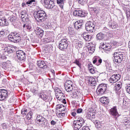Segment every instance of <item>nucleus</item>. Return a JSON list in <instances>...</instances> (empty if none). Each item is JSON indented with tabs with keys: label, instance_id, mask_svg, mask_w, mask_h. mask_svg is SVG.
<instances>
[{
	"label": "nucleus",
	"instance_id": "680f3d73",
	"mask_svg": "<svg viewBox=\"0 0 130 130\" xmlns=\"http://www.w3.org/2000/svg\"><path fill=\"white\" fill-rule=\"evenodd\" d=\"M51 125H55V124H56V122H55L54 120H52L51 121Z\"/></svg>",
	"mask_w": 130,
	"mask_h": 130
},
{
	"label": "nucleus",
	"instance_id": "39448f33",
	"mask_svg": "<svg viewBox=\"0 0 130 130\" xmlns=\"http://www.w3.org/2000/svg\"><path fill=\"white\" fill-rule=\"evenodd\" d=\"M37 123L43 127L47 126V120L43 116L38 115L36 118Z\"/></svg>",
	"mask_w": 130,
	"mask_h": 130
},
{
	"label": "nucleus",
	"instance_id": "4468645a",
	"mask_svg": "<svg viewBox=\"0 0 130 130\" xmlns=\"http://www.w3.org/2000/svg\"><path fill=\"white\" fill-rule=\"evenodd\" d=\"M8 91L6 89L0 90V101L5 100L6 98H8Z\"/></svg>",
	"mask_w": 130,
	"mask_h": 130
},
{
	"label": "nucleus",
	"instance_id": "5701e85b",
	"mask_svg": "<svg viewBox=\"0 0 130 130\" xmlns=\"http://www.w3.org/2000/svg\"><path fill=\"white\" fill-rule=\"evenodd\" d=\"M87 81L89 85H90V86H95V85H96V80L93 77H89Z\"/></svg>",
	"mask_w": 130,
	"mask_h": 130
},
{
	"label": "nucleus",
	"instance_id": "9b49d317",
	"mask_svg": "<svg viewBox=\"0 0 130 130\" xmlns=\"http://www.w3.org/2000/svg\"><path fill=\"white\" fill-rule=\"evenodd\" d=\"M73 98L76 99H81L82 98V91L80 89H75L72 93Z\"/></svg>",
	"mask_w": 130,
	"mask_h": 130
},
{
	"label": "nucleus",
	"instance_id": "864d4df0",
	"mask_svg": "<svg viewBox=\"0 0 130 130\" xmlns=\"http://www.w3.org/2000/svg\"><path fill=\"white\" fill-rule=\"evenodd\" d=\"M75 33V30H74V29L70 28H69V34H71V35H72V34H74Z\"/></svg>",
	"mask_w": 130,
	"mask_h": 130
},
{
	"label": "nucleus",
	"instance_id": "a211bd4d",
	"mask_svg": "<svg viewBox=\"0 0 130 130\" xmlns=\"http://www.w3.org/2000/svg\"><path fill=\"white\" fill-rule=\"evenodd\" d=\"M35 31L37 35H38L39 37H40V38H42L44 34V31L43 30V29H41L40 27H37Z\"/></svg>",
	"mask_w": 130,
	"mask_h": 130
},
{
	"label": "nucleus",
	"instance_id": "603ef678",
	"mask_svg": "<svg viewBox=\"0 0 130 130\" xmlns=\"http://www.w3.org/2000/svg\"><path fill=\"white\" fill-rule=\"evenodd\" d=\"M126 15L127 19H130V10L126 11Z\"/></svg>",
	"mask_w": 130,
	"mask_h": 130
},
{
	"label": "nucleus",
	"instance_id": "7ed1b4c3",
	"mask_svg": "<svg viewBox=\"0 0 130 130\" xmlns=\"http://www.w3.org/2000/svg\"><path fill=\"white\" fill-rule=\"evenodd\" d=\"M114 59L115 61L118 63H120L121 61L125 60V54L124 53L121 52H115L114 53Z\"/></svg>",
	"mask_w": 130,
	"mask_h": 130
},
{
	"label": "nucleus",
	"instance_id": "cd10ccee",
	"mask_svg": "<svg viewBox=\"0 0 130 130\" xmlns=\"http://www.w3.org/2000/svg\"><path fill=\"white\" fill-rule=\"evenodd\" d=\"M103 49H104L106 53H109V51L111 50V46L104 44L103 45Z\"/></svg>",
	"mask_w": 130,
	"mask_h": 130
},
{
	"label": "nucleus",
	"instance_id": "4c0bfd02",
	"mask_svg": "<svg viewBox=\"0 0 130 130\" xmlns=\"http://www.w3.org/2000/svg\"><path fill=\"white\" fill-rule=\"evenodd\" d=\"M73 63H75L80 69H82V63L81 62V61H80V59H76Z\"/></svg>",
	"mask_w": 130,
	"mask_h": 130
},
{
	"label": "nucleus",
	"instance_id": "3c124183",
	"mask_svg": "<svg viewBox=\"0 0 130 130\" xmlns=\"http://www.w3.org/2000/svg\"><path fill=\"white\" fill-rule=\"evenodd\" d=\"M66 110V107H64V106H63V107H62L58 111H59L60 112H64Z\"/></svg>",
	"mask_w": 130,
	"mask_h": 130
},
{
	"label": "nucleus",
	"instance_id": "20e7f679",
	"mask_svg": "<svg viewBox=\"0 0 130 130\" xmlns=\"http://www.w3.org/2000/svg\"><path fill=\"white\" fill-rule=\"evenodd\" d=\"M107 92V85L105 84L102 83L100 84L96 89V93L97 95L101 96L103 94Z\"/></svg>",
	"mask_w": 130,
	"mask_h": 130
},
{
	"label": "nucleus",
	"instance_id": "a19ab883",
	"mask_svg": "<svg viewBox=\"0 0 130 130\" xmlns=\"http://www.w3.org/2000/svg\"><path fill=\"white\" fill-rule=\"evenodd\" d=\"M32 115L33 113H32V111H29V113L26 115V117L27 119H31V118H32Z\"/></svg>",
	"mask_w": 130,
	"mask_h": 130
},
{
	"label": "nucleus",
	"instance_id": "0e129e2a",
	"mask_svg": "<svg viewBox=\"0 0 130 130\" xmlns=\"http://www.w3.org/2000/svg\"><path fill=\"white\" fill-rule=\"evenodd\" d=\"M62 100V103H63L64 104H67V101H66V99H62V100Z\"/></svg>",
	"mask_w": 130,
	"mask_h": 130
},
{
	"label": "nucleus",
	"instance_id": "ea45409f",
	"mask_svg": "<svg viewBox=\"0 0 130 130\" xmlns=\"http://www.w3.org/2000/svg\"><path fill=\"white\" fill-rule=\"evenodd\" d=\"M5 50H6V52H8V53H13V52L14 51L11 46H8L5 48Z\"/></svg>",
	"mask_w": 130,
	"mask_h": 130
},
{
	"label": "nucleus",
	"instance_id": "f704fd0d",
	"mask_svg": "<svg viewBox=\"0 0 130 130\" xmlns=\"http://www.w3.org/2000/svg\"><path fill=\"white\" fill-rule=\"evenodd\" d=\"M66 3V0H57V4L59 5V6L61 9H63V6Z\"/></svg>",
	"mask_w": 130,
	"mask_h": 130
},
{
	"label": "nucleus",
	"instance_id": "a18cd8bd",
	"mask_svg": "<svg viewBox=\"0 0 130 130\" xmlns=\"http://www.w3.org/2000/svg\"><path fill=\"white\" fill-rule=\"evenodd\" d=\"M27 111H28V110L26 109H22L21 110V114L23 115V116H25L27 114Z\"/></svg>",
	"mask_w": 130,
	"mask_h": 130
},
{
	"label": "nucleus",
	"instance_id": "6e6552de",
	"mask_svg": "<svg viewBox=\"0 0 130 130\" xmlns=\"http://www.w3.org/2000/svg\"><path fill=\"white\" fill-rule=\"evenodd\" d=\"M64 88L67 92H73L74 83L71 80H68L65 82Z\"/></svg>",
	"mask_w": 130,
	"mask_h": 130
},
{
	"label": "nucleus",
	"instance_id": "f257e3e1",
	"mask_svg": "<svg viewBox=\"0 0 130 130\" xmlns=\"http://www.w3.org/2000/svg\"><path fill=\"white\" fill-rule=\"evenodd\" d=\"M35 18L39 22V23L44 22V19L47 17L45 11L41 10H39L37 11H35L34 13Z\"/></svg>",
	"mask_w": 130,
	"mask_h": 130
},
{
	"label": "nucleus",
	"instance_id": "bb28decb",
	"mask_svg": "<svg viewBox=\"0 0 130 130\" xmlns=\"http://www.w3.org/2000/svg\"><path fill=\"white\" fill-rule=\"evenodd\" d=\"M105 62L106 63V68L107 72H109V73H112L113 70L110 62L105 61Z\"/></svg>",
	"mask_w": 130,
	"mask_h": 130
},
{
	"label": "nucleus",
	"instance_id": "69168bd1",
	"mask_svg": "<svg viewBox=\"0 0 130 130\" xmlns=\"http://www.w3.org/2000/svg\"><path fill=\"white\" fill-rule=\"evenodd\" d=\"M72 116H74V117H75V116H76V115H77V113L76 112H72Z\"/></svg>",
	"mask_w": 130,
	"mask_h": 130
},
{
	"label": "nucleus",
	"instance_id": "72a5a7b5",
	"mask_svg": "<svg viewBox=\"0 0 130 130\" xmlns=\"http://www.w3.org/2000/svg\"><path fill=\"white\" fill-rule=\"evenodd\" d=\"M82 127V126L79 125L76 121H74L73 123V128L74 130H79Z\"/></svg>",
	"mask_w": 130,
	"mask_h": 130
},
{
	"label": "nucleus",
	"instance_id": "13d9d810",
	"mask_svg": "<svg viewBox=\"0 0 130 130\" xmlns=\"http://www.w3.org/2000/svg\"><path fill=\"white\" fill-rule=\"evenodd\" d=\"M83 112V109L79 108L77 110V113H82Z\"/></svg>",
	"mask_w": 130,
	"mask_h": 130
},
{
	"label": "nucleus",
	"instance_id": "7c9ffc66",
	"mask_svg": "<svg viewBox=\"0 0 130 130\" xmlns=\"http://www.w3.org/2000/svg\"><path fill=\"white\" fill-rule=\"evenodd\" d=\"M73 44H74L76 47H82L83 46V43L81 41L75 40L73 41Z\"/></svg>",
	"mask_w": 130,
	"mask_h": 130
},
{
	"label": "nucleus",
	"instance_id": "c9c22d12",
	"mask_svg": "<svg viewBox=\"0 0 130 130\" xmlns=\"http://www.w3.org/2000/svg\"><path fill=\"white\" fill-rule=\"evenodd\" d=\"M122 87V83L121 82H117L115 86V91H119Z\"/></svg>",
	"mask_w": 130,
	"mask_h": 130
},
{
	"label": "nucleus",
	"instance_id": "8fccbe9b",
	"mask_svg": "<svg viewBox=\"0 0 130 130\" xmlns=\"http://www.w3.org/2000/svg\"><path fill=\"white\" fill-rule=\"evenodd\" d=\"M33 3H35V0H29L26 2V5H32Z\"/></svg>",
	"mask_w": 130,
	"mask_h": 130
},
{
	"label": "nucleus",
	"instance_id": "c03bdc74",
	"mask_svg": "<svg viewBox=\"0 0 130 130\" xmlns=\"http://www.w3.org/2000/svg\"><path fill=\"white\" fill-rule=\"evenodd\" d=\"M44 29H51V25H50V23H47L46 24H45L44 25Z\"/></svg>",
	"mask_w": 130,
	"mask_h": 130
},
{
	"label": "nucleus",
	"instance_id": "f8f14e48",
	"mask_svg": "<svg viewBox=\"0 0 130 130\" xmlns=\"http://www.w3.org/2000/svg\"><path fill=\"white\" fill-rule=\"evenodd\" d=\"M44 4L47 9H52L54 7V2L52 0H44Z\"/></svg>",
	"mask_w": 130,
	"mask_h": 130
},
{
	"label": "nucleus",
	"instance_id": "37998d69",
	"mask_svg": "<svg viewBox=\"0 0 130 130\" xmlns=\"http://www.w3.org/2000/svg\"><path fill=\"white\" fill-rule=\"evenodd\" d=\"M23 29L24 30H30L31 29V26L29 24H24L23 26Z\"/></svg>",
	"mask_w": 130,
	"mask_h": 130
},
{
	"label": "nucleus",
	"instance_id": "4d7b16f0",
	"mask_svg": "<svg viewBox=\"0 0 130 130\" xmlns=\"http://www.w3.org/2000/svg\"><path fill=\"white\" fill-rule=\"evenodd\" d=\"M4 36H5V31H0V37H4Z\"/></svg>",
	"mask_w": 130,
	"mask_h": 130
},
{
	"label": "nucleus",
	"instance_id": "de8ad7c7",
	"mask_svg": "<svg viewBox=\"0 0 130 130\" xmlns=\"http://www.w3.org/2000/svg\"><path fill=\"white\" fill-rule=\"evenodd\" d=\"M102 63V59H101L100 57H99L98 61L96 63V66H100Z\"/></svg>",
	"mask_w": 130,
	"mask_h": 130
},
{
	"label": "nucleus",
	"instance_id": "9d476101",
	"mask_svg": "<svg viewBox=\"0 0 130 130\" xmlns=\"http://www.w3.org/2000/svg\"><path fill=\"white\" fill-rule=\"evenodd\" d=\"M16 56L19 61L24 60V59L25 58V53L22 50L17 51Z\"/></svg>",
	"mask_w": 130,
	"mask_h": 130
},
{
	"label": "nucleus",
	"instance_id": "393cba45",
	"mask_svg": "<svg viewBox=\"0 0 130 130\" xmlns=\"http://www.w3.org/2000/svg\"><path fill=\"white\" fill-rule=\"evenodd\" d=\"M83 26V23L82 22V20L77 21L74 23V27L76 30H78V29H80L81 27Z\"/></svg>",
	"mask_w": 130,
	"mask_h": 130
},
{
	"label": "nucleus",
	"instance_id": "c756f323",
	"mask_svg": "<svg viewBox=\"0 0 130 130\" xmlns=\"http://www.w3.org/2000/svg\"><path fill=\"white\" fill-rule=\"evenodd\" d=\"M8 23H7V20L6 17H2L0 18V26L4 27V26H7Z\"/></svg>",
	"mask_w": 130,
	"mask_h": 130
},
{
	"label": "nucleus",
	"instance_id": "f3484780",
	"mask_svg": "<svg viewBox=\"0 0 130 130\" xmlns=\"http://www.w3.org/2000/svg\"><path fill=\"white\" fill-rule=\"evenodd\" d=\"M73 15L74 16H75L76 17L78 16V17H85L86 16V13L84 12H83L82 11H78V10H75L73 12Z\"/></svg>",
	"mask_w": 130,
	"mask_h": 130
},
{
	"label": "nucleus",
	"instance_id": "423d86ee",
	"mask_svg": "<svg viewBox=\"0 0 130 130\" xmlns=\"http://www.w3.org/2000/svg\"><path fill=\"white\" fill-rule=\"evenodd\" d=\"M95 23L94 21H87L85 24V29L87 32H90V33H93L95 31Z\"/></svg>",
	"mask_w": 130,
	"mask_h": 130
},
{
	"label": "nucleus",
	"instance_id": "e433bc0d",
	"mask_svg": "<svg viewBox=\"0 0 130 130\" xmlns=\"http://www.w3.org/2000/svg\"><path fill=\"white\" fill-rule=\"evenodd\" d=\"M104 37H105V35L103 34L102 32H99L96 35V38L99 40H102V39H104Z\"/></svg>",
	"mask_w": 130,
	"mask_h": 130
},
{
	"label": "nucleus",
	"instance_id": "1a4fd4ad",
	"mask_svg": "<svg viewBox=\"0 0 130 130\" xmlns=\"http://www.w3.org/2000/svg\"><path fill=\"white\" fill-rule=\"evenodd\" d=\"M40 98H41L45 102H49L52 99L51 96H49L47 93L42 91L40 93Z\"/></svg>",
	"mask_w": 130,
	"mask_h": 130
},
{
	"label": "nucleus",
	"instance_id": "e2e57ef3",
	"mask_svg": "<svg viewBox=\"0 0 130 130\" xmlns=\"http://www.w3.org/2000/svg\"><path fill=\"white\" fill-rule=\"evenodd\" d=\"M0 58H2V59H7V57L5 55H3L2 56H0Z\"/></svg>",
	"mask_w": 130,
	"mask_h": 130
},
{
	"label": "nucleus",
	"instance_id": "4be33fe9",
	"mask_svg": "<svg viewBox=\"0 0 130 130\" xmlns=\"http://www.w3.org/2000/svg\"><path fill=\"white\" fill-rule=\"evenodd\" d=\"M82 37L86 41H91V39H92V36L86 32L82 34Z\"/></svg>",
	"mask_w": 130,
	"mask_h": 130
},
{
	"label": "nucleus",
	"instance_id": "2f4dec72",
	"mask_svg": "<svg viewBox=\"0 0 130 130\" xmlns=\"http://www.w3.org/2000/svg\"><path fill=\"white\" fill-rule=\"evenodd\" d=\"M108 26L112 29H116L117 28V23L115 22H109Z\"/></svg>",
	"mask_w": 130,
	"mask_h": 130
},
{
	"label": "nucleus",
	"instance_id": "6ab92c4d",
	"mask_svg": "<svg viewBox=\"0 0 130 130\" xmlns=\"http://www.w3.org/2000/svg\"><path fill=\"white\" fill-rule=\"evenodd\" d=\"M88 71L90 72V74H96V72H97V69L95 67L93 66V64L91 63H89L88 64Z\"/></svg>",
	"mask_w": 130,
	"mask_h": 130
},
{
	"label": "nucleus",
	"instance_id": "bf43d9fd",
	"mask_svg": "<svg viewBox=\"0 0 130 130\" xmlns=\"http://www.w3.org/2000/svg\"><path fill=\"white\" fill-rule=\"evenodd\" d=\"M80 130H90V129H89L88 126H84L83 127V128L82 129H80Z\"/></svg>",
	"mask_w": 130,
	"mask_h": 130
},
{
	"label": "nucleus",
	"instance_id": "6e6d98bb",
	"mask_svg": "<svg viewBox=\"0 0 130 130\" xmlns=\"http://www.w3.org/2000/svg\"><path fill=\"white\" fill-rule=\"evenodd\" d=\"M95 125L98 126V127H102V125L100 123H98V122H95Z\"/></svg>",
	"mask_w": 130,
	"mask_h": 130
},
{
	"label": "nucleus",
	"instance_id": "dca6fc26",
	"mask_svg": "<svg viewBox=\"0 0 130 130\" xmlns=\"http://www.w3.org/2000/svg\"><path fill=\"white\" fill-rule=\"evenodd\" d=\"M37 66H39V68L41 69H43V70H45V69H47V65L46 63L44 61L39 60L37 61Z\"/></svg>",
	"mask_w": 130,
	"mask_h": 130
},
{
	"label": "nucleus",
	"instance_id": "f03ea898",
	"mask_svg": "<svg viewBox=\"0 0 130 130\" xmlns=\"http://www.w3.org/2000/svg\"><path fill=\"white\" fill-rule=\"evenodd\" d=\"M8 39L11 42L18 43V42L21 41V36L19 34V32H12L9 35Z\"/></svg>",
	"mask_w": 130,
	"mask_h": 130
},
{
	"label": "nucleus",
	"instance_id": "ddd939ff",
	"mask_svg": "<svg viewBox=\"0 0 130 130\" xmlns=\"http://www.w3.org/2000/svg\"><path fill=\"white\" fill-rule=\"evenodd\" d=\"M120 79V75L114 74L111 76L109 81L110 83H116Z\"/></svg>",
	"mask_w": 130,
	"mask_h": 130
},
{
	"label": "nucleus",
	"instance_id": "09e8293b",
	"mask_svg": "<svg viewBox=\"0 0 130 130\" xmlns=\"http://www.w3.org/2000/svg\"><path fill=\"white\" fill-rule=\"evenodd\" d=\"M63 106V105H60V104L57 105H56V109L57 110H58V111L60 109H61Z\"/></svg>",
	"mask_w": 130,
	"mask_h": 130
},
{
	"label": "nucleus",
	"instance_id": "5fc2aeb1",
	"mask_svg": "<svg viewBox=\"0 0 130 130\" xmlns=\"http://www.w3.org/2000/svg\"><path fill=\"white\" fill-rule=\"evenodd\" d=\"M112 44H113V45H114V46L115 47H116V46H118L119 45V44H118V43H117V42H116V41H113V42H112Z\"/></svg>",
	"mask_w": 130,
	"mask_h": 130
},
{
	"label": "nucleus",
	"instance_id": "49530a36",
	"mask_svg": "<svg viewBox=\"0 0 130 130\" xmlns=\"http://www.w3.org/2000/svg\"><path fill=\"white\" fill-rule=\"evenodd\" d=\"M99 58V57H98V56H95L93 57L92 60H93V63L94 64H96V63H97V61H98Z\"/></svg>",
	"mask_w": 130,
	"mask_h": 130
},
{
	"label": "nucleus",
	"instance_id": "774afa93",
	"mask_svg": "<svg viewBox=\"0 0 130 130\" xmlns=\"http://www.w3.org/2000/svg\"><path fill=\"white\" fill-rule=\"evenodd\" d=\"M10 22H13L14 21V18L13 17H10Z\"/></svg>",
	"mask_w": 130,
	"mask_h": 130
},
{
	"label": "nucleus",
	"instance_id": "0eeeda50",
	"mask_svg": "<svg viewBox=\"0 0 130 130\" xmlns=\"http://www.w3.org/2000/svg\"><path fill=\"white\" fill-rule=\"evenodd\" d=\"M68 46H69V43H68L67 39H63L60 41L58 46V48L60 50L64 51L68 48Z\"/></svg>",
	"mask_w": 130,
	"mask_h": 130
},
{
	"label": "nucleus",
	"instance_id": "a878e982",
	"mask_svg": "<svg viewBox=\"0 0 130 130\" xmlns=\"http://www.w3.org/2000/svg\"><path fill=\"white\" fill-rule=\"evenodd\" d=\"M100 100L101 103H103V104H105L107 105L109 104V99L107 97H102Z\"/></svg>",
	"mask_w": 130,
	"mask_h": 130
},
{
	"label": "nucleus",
	"instance_id": "c85d7f7f",
	"mask_svg": "<svg viewBox=\"0 0 130 130\" xmlns=\"http://www.w3.org/2000/svg\"><path fill=\"white\" fill-rule=\"evenodd\" d=\"M55 96L56 98L57 99V100H59V101L62 100V99L64 98V94H63V93H62V92L59 93H56Z\"/></svg>",
	"mask_w": 130,
	"mask_h": 130
},
{
	"label": "nucleus",
	"instance_id": "2eb2a0df",
	"mask_svg": "<svg viewBox=\"0 0 130 130\" xmlns=\"http://www.w3.org/2000/svg\"><path fill=\"white\" fill-rule=\"evenodd\" d=\"M109 113L110 115H112L114 117H116V116H119L118 112H117V109L116 106L113 107L110 110Z\"/></svg>",
	"mask_w": 130,
	"mask_h": 130
},
{
	"label": "nucleus",
	"instance_id": "aec40b11",
	"mask_svg": "<svg viewBox=\"0 0 130 130\" xmlns=\"http://www.w3.org/2000/svg\"><path fill=\"white\" fill-rule=\"evenodd\" d=\"M3 68L5 70H9V69H11V68H12V63H11V61L4 62L3 63Z\"/></svg>",
	"mask_w": 130,
	"mask_h": 130
},
{
	"label": "nucleus",
	"instance_id": "412c9836",
	"mask_svg": "<svg viewBox=\"0 0 130 130\" xmlns=\"http://www.w3.org/2000/svg\"><path fill=\"white\" fill-rule=\"evenodd\" d=\"M88 51L89 53H94V51H95V45H93V44H89L87 46Z\"/></svg>",
	"mask_w": 130,
	"mask_h": 130
},
{
	"label": "nucleus",
	"instance_id": "473e14b6",
	"mask_svg": "<svg viewBox=\"0 0 130 130\" xmlns=\"http://www.w3.org/2000/svg\"><path fill=\"white\" fill-rule=\"evenodd\" d=\"M76 121L81 126H83V125H84V123H85V120L82 117H78Z\"/></svg>",
	"mask_w": 130,
	"mask_h": 130
},
{
	"label": "nucleus",
	"instance_id": "052dcab7",
	"mask_svg": "<svg viewBox=\"0 0 130 130\" xmlns=\"http://www.w3.org/2000/svg\"><path fill=\"white\" fill-rule=\"evenodd\" d=\"M55 94H56V93H61V90H60V89H59V88H57L55 89Z\"/></svg>",
	"mask_w": 130,
	"mask_h": 130
},
{
	"label": "nucleus",
	"instance_id": "58836bf2",
	"mask_svg": "<svg viewBox=\"0 0 130 130\" xmlns=\"http://www.w3.org/2000/svg\"><path fill=\"white\" fill-rule=\"evenodd\" d=\"M27 16H28V14H27V12L22 11V12H21V19H26V18H27Z\"/></svg>",
	"mask_w": 130,
	"mask_h": 130
},
{
	"label": "nucleus",
	"instance_id": "79ce46f5",
	"mask_svg": "<svg viewBox=\"0 0 130 130\" xmlns=\"http://www.w3.org/2000/svg\"><path fill=\"white\" fill-rule=\"evenodd\" d=\"M125 89L127 93H128V94H130V84L129 83L126 84Z\"/></svg>",
	"mask_w": 130,
	"mask_h": 130
},
{
	"label": "nucleus",
	"instance_id": "b1692460",
	"mask_svg": "<svg viewBox=\"0 0 130 130\" xmlns=\"http://www.w3.org/2000/svg\"><path fill=\"white\" fill-rule=\"evenodd\" d=\"M86 117L87 119H92V118H95V115L94 113L90 111H87L86 112Z\"/></svg>",
	"mask_w": 130,
	"mask_h": 130
},
{
	"label": "nucleus",
	"instance_id": "338daca9",
	"mask_svg": "<svg viewBox=\"0 0 130 130\" xmlns=\"http://www.w3.org/2000/svg\"><path fill=\"white\" fill-rule=\"evenodd\" d=\"M22 7L23 8H25V7H26V4H25V3H23L22 4Z\"/></svg>",
	"mask_w": 130,
	"mask_h": 130
}]
</instances>
